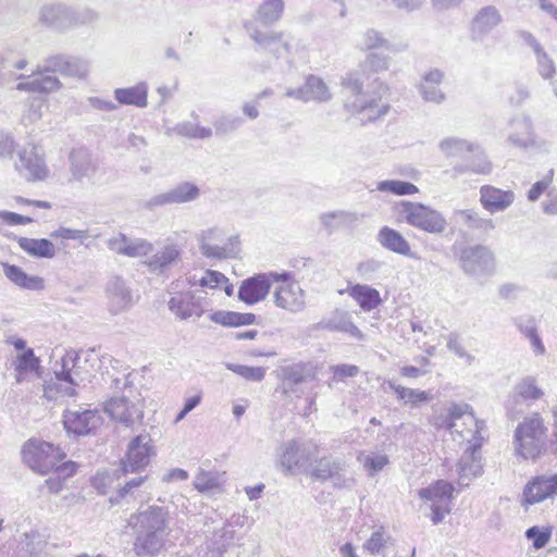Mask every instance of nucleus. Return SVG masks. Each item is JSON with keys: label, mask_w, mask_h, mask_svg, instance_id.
Returning <instances> with one entry per match:
<instances>
[{"label": "nucleus", "mask_w": 557, "mask_h": 557, "mask_svg": "<svg viewBox=\"0 0 557 557\" xmlns=\"http://www.w3.org/2000/svg\"><path fill=\"white\" fill-rule=\"evenodd\" d=\"M168 518V510L159 506H150L131 516L128 525L140 533L135 543L137 554L151 553L161 547L159 535L165 531Z\"/></svg>", "instance_id": "obj_1"}, {"label": "nucleus", "mask_w": 557, "mask_h": 557, "mask_svg": "<svg viewBox=\"0 0 557 557\" xmlns=\"http://www.w3.org/2000/svg\"><path fill=\"white\" fill-rule=\"evenodd\" d=\"M547 429L540 413L525 418L516 430V450L524 459H536L545 451Z\"/></svg>", "instance_id": "obj_2"}, {"label": "nucleus", "mask_w": 557, "mask_h": 557, "mask_svg": "<svg viewBox=\"0 0 557 557\" xmlns=\"http://www.w3.org/2000/svg\"><path fill=\"white\" fill-rule=\"evenodd\" d=\"M21 457L34 472L46 475L51 472L55 462L66 458V453L60 445L39 438H29L22 446Z\"/></svg>", "instance_id": "obj_3"}, {"label": "nucleus", "mask_w": 557, "mask_h": 557, "mask_svg": "<svg viewBox=\"0 0 557 557\" xmlns=\"http://www.w3.org/2000/svg\"><path fill=\"white\" fill-rule=\"evenodd\" d=\"M169 310L180 320L200 318L205 313L203 306L195 296V287L185 278H178L169 287Z\"/></svg>", "instance_id": "obj_4"}, {"label": "nucleus", "mask_w": 557, "mask_h": 557, "mask_svg": "<svg viewBox=\"0 0 557 557\" xmlns=\"http://www.w3.org/2000/svg\"><path fill=\"white\" fill-rule=\"evenodd\" d=\"M454 492V485L445 480H437L418 492L420 498L432 502L431 520L434 524L442 522L450 512Z\"/></svg>", "instance_id": "obj_5"}, {"label": "nucleus", "mask_w": 557, "mask_h": 557, "mask_svg": "<svg viewBox=\"0 0 557 557\" xmlns=\"http://www.w3.org/2000/svg\"><path fill=\"white\" fill-rule=\"evenodd\" d=\"M405 213L408 224L426 233L441 234L447 226L441 212L422 203L406 202Z\"/></svg>", "instance_id": "obj_6"}, {"label": "nucleus", "mask_w": 557, "mask_h": 557, "mask_svg": "<svg viewBox=\"0 0 557 557\" xmlns=\"http://www.w3.org/2000/svg\"><path fill=\"white\" fill-rule=\"evenodd\" d=\"M274 283L278 286L274 293V302L277 307L297 312L305 307V295L299 284L288 274H273Z\"/></svg>", "instance_id": "obj_7"}, {"label": "nucleus", "mask_w": 557, "mask_h": 557, "mask_svg": "<svg viewBox=\"0 0 557 557\" xmlns=\"http://www.w3.org/2000/svg\"><path fill=\"white\" fill-rule=\"evenodd\" d=\"M11 344L18 351L12 362L16 382L22 383L40 377V359L35 356L34 350L26 347V342L22 338H14Z\"/></svg>", "instance_id": "obj_8"}, {"label": "nucleus", "mask_w": 557, "mask_h": 557, "mask_svg": "<svg viewBox=\"0 0 557 557\" xmlns=\"http://www.w3.org/2000/svg\"><path fill=\"white\" fill-rule=\"evenodd\" d=\"M152 455L153 446L150 436H135L129 442L125 457L121 462L122 473H135L144 469L149 465Z\"/></svg>", "instance_id": "obj_9"}, {"label": "nucleus", "mask_w": 557, "mask_h": 557, "mask_svg": "<svg viewBox=\"0 0 557 557\" xmlns=\"http://www.w3.org/2000/svg\"><path fill=\"white\" fill-rule=\"evenodd\" d=\"M557 495V474L533 476L524 486L522 504L535 505Z\"/></svg>", "instance_id": "obj_10"}, {"label": "nucleus", "mask_w": 557, "mask_h": 557, "mask_svg": "<svg viewBox=\"0 0 557 557\" xmlns=\"http://www.w3.org/2000/svg\"><path fill=\"white\" fill-rule=\"evenodd\" d=\"M104 410L113 420L125 425L140 422L144 418L143 405L131 403L124 397L110 399Z\"/></svg>", "instance_id": "obj_11"}, {"label": "nucleus", "mask_w": 557, "mask_h": 557, "mask_svg": "<svg viewBox=\"0 0 557 557\" xmlns=\"http://www.w3.org/2000/svg\"><path fill=\"white\" fill-rule=\"evenodd\" d=\"M274 273L258 274L245 280L239 289L238 297L248 305H253L264 299L274 283Z\"/></svg>", "instance_id": "obj_12"}, {"label": "nucleus", "mask_w": 557, "mask_h": 557, "mask_svg": "<svg viewBox=\"0 0 557 557\" xmlns=\"http://www.w3.org/2000/svg\"><path fill=\"white\" fill-rule=\"evenodd\" d=\"M108 246L114 253L129 258L146 257L152 251V244L146 239H132L121 233L111 237Z\"/></svg>", "instance_id": "obj_13"}, {"label": "nucleus", "mask_w": 557, "mask_h": 557, "mask_svg": "<svg viewBox=\"0 0 557 557\" xmlns=\"http://www.w3.org/2000/svg\"><path fill=\"white\" fill-rule=\"evenodd\" d=\"M515 194L512 190L500 189L493 185H483L480 188V202L488 212H499L512 205Z\"/></svg>", "instance_id": "obj_14"}, {"label": "nucleus", "mask_w": 557, "mask_h": 557, "mask_svg": "<svg viewBox=\"0 0 557 557\" xmlns=\"http://www.w3.org/2000/svg\"><path fill=\"white\" fill-rule=\"evenodd\" d=\"M187 280L195 288L202 290H223L226 296H232L234 293V286L230 278L222 272L216 270H205L199 277L196 275L187 276Z\"/></svg>", "instance_id": "obj_15"}, {"label": "nucleus", "mask_w": 557, "mask_h": 557, "mask_svg": "<svg viewBox=\"0 0 557 557\" xmlns=\"http://www.w3.org/2000/svg\"><path fill=\"white\" fill-rule=\"evenodd\" d=\"M64 426L67 432L86 435L100 423V416L96 410L71 411L64 414Z\"/></svg>", "instance_id": "obj_16"}, {"label": "nucleus", "mask_w": 557, "mask_h": 557, "mask_svg": "<svg viewBox=\"0 0 557 557\" xmlns=\"http://www.w3.org/2000/svg\"><path fill=\"white\" fill-rule=\"evenodd\" d=\"M79 465L72 460L63 459L60 462H55L50 473L52 476L45 481V485L48 491L52 494L60 493L65 485V481L73 478L78 471Z\"/></svg>", "instance_id": "obj_17"}, {"label": "nucleus", "mask_w": 557, "mask_h": 557, "mask_svg": "<svg viewBox=\"0 0 557 557\" xmlns=\"http://www.w3.org/2000/svg\"><path fill=\"white\" fill-rule=\"evenodd\" d=\"M5 277L14 285L28 290H41L45 288V280L38 275H28L21 267L2 263Z\"/></svg>", "instance_id": "obj_18"}, {"label": "nucleus", "mask_w": 557, "mask_h": 557, "mask_svg": "<svg viewBox=\"0 0 557 557\" xmlns=\"http://www.w3.org/2000/svg\"><path fill=\"white\" fill-rule=\"evenodd\" d=\"M181 259V250L176 244L164 245L160 250L149 257L145 264L151 271H163L177 263Z\"/></svg>", "instance_id": "obj_19"}, {"label": "nucleus", "mask_w": 557, "mask_h": 557, "mask_svg": "<svg viewBox=\"0 0 557 557\" xmlns=\"http://www.w3.org/2000/svg\"><path fill=\"white\" fill-rule=\"evenodd\" d=\"M346 293L360 306L364 311H371L382 302L381 295L375 288L355 284L347 287Z\"/></svg>", "instance_id": "obj_20"}, {"label": "nucleus", "mask_w": 557, "mask_h": 557, "mask_svg": "<svg viewBox=\"0 0 557 557\" xmlns=\"http://www.w3.org/2000/svg\"><path fill=\"white\" fill-rule=\"evenodd\" d=\"M18 247L30 257L52 259L57 249L54 244L47 238L18 237Z\"/></svg>", "instance_id": "obj_21"}, {"label": "nucleus", "mask_w": 557, "mask_h": 557, "mask_svg": "<svg viewBox=\"0 0 557 557\" xmlns=\"http://www.w3.org/2000/svg\"><path fill=\"white\" fill-rule=\"evenodd\" d=\"M377 240L385 249L403 256H411V247L408 240L398 231L383 226L377 234Z\"/></svg>", "instance_id": "obj_22"}, {"label": "nucleus", "mask_w": 557, "mask_h": 557, "mask_svg": "<svg viewBox=\"0 0 557 557\" xmlns=\"http://www.w3.org/2000/svg\"><path fill=\"white\" fill-rule=\"evenodd\" d=\"M20 161V170L26 171V180L28 182L42 181L48 176V170L42 158L34 150L22 152Z\"/></svg>", "instance_id": "obj_23"}, {"label": "nucleus", "mask_w": 557, "mask_h": 557, "mask_svg": "<svg viewBox=\"0 0 557 557\" xmlns=\"http://www.w3.org/2000/svg\"><path fill=\"white\" fill-rule=\"evenodd\" d=\"M251 38L256 44L274 54L289 50V45L284 40L283 33L281 32L255 29L251 34Z\"/></svg>", "instance_id": "obj_24"}, {"label": "nucleus", "mask_w": 557, "mask_h": 557, "mask_svg": "<svg viewBox=\"0 0 557 557\" xmlns=\"http://www.w3.org/2000/svg\"><path fill=\"white\" fill-rule=\"evenodd\" d=\"M114 97L121 104L144 108L148 102V89L146 84L140 83L132 87L115 89Z\"/></svg>", "instance_id": "obj_25"}, {"label": "nucleus", "mask_w": 557, "mask_h": 557, "mask_svg": "<svg viewBox=\"0 0 557 557\" xmlns=\"http://www.w3.org/2000/svg\"><path fill=\"white\" fill-rule=\"evenodd\" d=\"M210 320L219 325L226 327H237L253 324L256 315L253 313H240L234 311L219 310L210 314Z\"/></svg>", "instance_id": "obj_26"}, {"label": "nucleus", "mask_w": 557, "mask_h": 557, "mask_svg": "<svg viewBox=\"0 0 557 557\" xmlns=\"http://www.w3.org/2000/svg\"><path fill=\"white\" fill-rule=\"evenodd\" d=\"M301 92L306 100H314V101H327L331 99V92L329 90L327 85L320 77L310 75L307 77Z\"/></svg>", "instance_id": "obj_27"}, {"label": "nucleus", "mask_w": 557, "mask_h": 557, "mask_svg": "<svg viewBox=\"0 0 557 557\" xmlns=\"http://www.w3.org/2000/svg\"><path fill=\"white\" fill-rule=\"evenodd\" d=\"M59 85L57 78L39 73L30 76L27 82L20 83L17 89L33 92H49L58 89Z\"/></svg>", "instance_id": "obj_28"}, {"label": "nucleus", "mask_w": 557, "mask_h": 557, "mask_svg": "<svg viewBox=\"0 0 557 557\" xmlns=\"http://www.w3.org/2000/svg\"><path fill=\"white\" fill-rule=\"evenodd\" d=\"M515 397L518 400L535 401L544 396V391L539 386L535 377L527 376L515 386Z\"/></svg>", "instance_id": "obj_29"}, {"label": "nucleus", "mask_w": 557, "mask_h": 557, "mask_svg": "<svg viewBox=\"0 0 557 557\" xmlns=\"http://www.w3.org/2000/svg\"><path fill=\"white\" fill-rule=\"evenodd\" d=\"M199 188L191 183H182L163 196V202L182 203L196 199Z\"/></svg>", "instance_id": "obj_30"}, {"label": "nucleus", "mask_w": 557, "mask_h": 557, "mask_svg": "<svg viewBox=\"0 0 557 557\" xmlns=\"http://www.w3.org/2000/svg\"><path fill=\"white\" fill-rule=\"evenodd\" d=\"M284 12L283 0H264L258 8L257 15L262 23L275 22Z\"/></svg>", "instance_id": "obj_31"}, {"label": "nucleus", "mask_w": 557, "mask_h": 557, "mask_svg": "<svg viewBox=\"0 0 557 557\" xmlns=\"http://www.w3.org/2000/svg\"><path fill=\"white\" fill-rule=\"evenodd\" d=\"M377 190L396 196L416 195L419 193V188L414 184L396 180L380 182Z\"/></svg>", "instance_id": "obj_32"}, {"label": "nucleus", "mask_w": 557, "mask_h": 557, "mask_svg": "<svg viewBox=\"0 0 557 557\" xmlns=\"http://www.w3.org/2000/svg\"><path fill=\"white\" fill-rule=\"evenodd\" d=\"M442 73L438 71L430 72L424 76L421 88L423 91V96L426 100L430 101H438L443 99V94L437 88L438 84L442 81Z\"/></svg>", "instance_id": "obj_33"}, {"label": "nucleus", "mask_w": 557, "mask_h": 557, "mask_svg": "<svg viewBox=\"0 0 557 557\" xmlns=\"http://www.w3.org/2000/svg\"><path fill=\"white\" fill-rule=\"evenodd\" d=\"M394 391L399 399H403L411 405H418L430 399V396L424 391H414L404 386H395Z\"/></svg>", "instance_id": "obj_34"}, {"label": "nucleus", "mask_w": 557, "mask_h": 557, "mask_svg": "<svg viewBox=\"0 0 557 557\" xmlns=\"http://www.w3.org/2000/svg\"><path fill=\"white\" fill-rule=\"evenodd\" d=\"M332 381L335 383L345 382L347 379L359 374V367L355 364H336L330 369Z\"/></svg>", "instance_id": "obj_35"}, {"label": "nucleus", "mask_w": 557, "mask_h": 557, "mask_svg": "<svg viewBox=\"0 0 557 557\" xmlns=\"http://www.w3.org/2000/svg\"><path fill=\"white\" fill-rule=\"evenodd\" d=\"M525 536L533 541L535 549L543 548L552 537V529L549 527L540 529L539 527H531L527 530Z\"/></svg>", "instance_id": "obj_36"}, {"label": "nucleus", "mask_w": 557, "mask_h": 557, "mask_svg": "<svg viewBox=\"0 0 557 557\" xmlns=\"http://www.w3.org/2000/svg\"><path fill=\"white\" fill-rule=\"evenodd\" d=\"M360 460L370 475L381 471L388 463L387 456L381 454L367 455Z\"/></svg>", "instance_id": "obj_37"}, {"label": "nucleus", "mask_w": 557, "mask_h": 557, "mask_svg": "<svg viewBox=\"0 0 557 557\" xmlns=\"http://www.w3.org/2000/svg\"><path fill=\"white\" fill-rule=\"evenodd\" d=\"M554 180V170L549 169L544 177L534 183L528 193V198L531 201L537 200L552 185Z\"/></svg>", "instance_id": "obj_38"}, {"label": "nucleus", "mask_w": 557, "mask_h": 557, "mask_svg": "<svg viewBox=\"0 0 557 557\" xmlns=\"http://www.w3.org/2000/svg\"><path fill=\"white\" fill-rule=\"evenodd\" d=\"M196 490L199 492H207L219 487V480L215 475L210 472L200 471L194 482Z\"/></svg>", "instance_id": "obj_39"}, {"label": "nucleus", "mask_w": 557, "mask_h": 557, "mask_svg": "<svg viewBox=\"0 0 557 557\" xmlns=\"http://www.w3.org/2000/svg\"><path fill=\"white\" fill-rule=\"evenodd\" d=\"M463 417H467V419L470 420L471 422L473 421V414L470 411V408H469L468 405H465V406L454 405V406H451L450 409H449V412H448V420H449L448 426L450 429L456 428L457 426L456 421L461 419V418H463Z\"/></svg>", "instance_id": "obj_40"}, {"label": "nucleus", "mask_w": 557, "mask_h": 557, "mask_svg": "<svg viewBox=\"0 0 557 557\" xmlns=\"http://www.w3.org/2000/svg\"><path fill=\"white\" fill-rule=\"evenodd\" d=\"M0 221L5 225L14 226L26 225L32 223L34 220L29 216L21 215L18 213L0 211Z\"/></svg>", "instance_id": "obj_41"}, {"label": "nucleus", "mask_w": 557, "mask_h": 557, "mask_svg": "<svg viewBox=\"0 0 557 557\" xmlns=\"http://www.w3.org/2000/svg\"><path fill=\"white\" fill-rule=\"evenodd\" d=\"M50 236L53 239L60 240H76L83 239L85 234L83 231L67 228V227H59L58 230L51 232Z\"/></svg>", "instance_id": "obj_42"}, {"label": "nucleus", "mask_w": 557, "mask_h": 557, "mask_svg": "<svg viewBox=\"0 0 557 557\" xmlns=\"http://www.w3.org/2000/svg\"><path fill=\"white\" fill-rule=\"evenodd\" d=\"M238 373L250 381H261L264 377L265 371L261 367H240Z\"/></svg>", "instance_id": "obj_43"}, {"label": "nucleus", "mask_w": 557, "mask_h": 557, "mask_svg": "<svg viewBox=\"0 0 557 557\" xmlns=\"http://www.w3.org/2000/svg\"><path fill=\"white\" fill-rule=\"evenodd\" d=\"M384 535L377 531L371 534L370 539L366 543V548L372 554L379 553L384 546Z\"/></svg>", "instance_id": "obj_44"}, {"label": "nucleus", "mask_w": 557, "mask_h": 557, "mask_svg": "<svg viewBox=\"0 0 557 557\" xmlns=\"http://www.w3.org/2000/svg\"><path fill=\"white\" fill-rule=\"evenodd\" d=\"M370 111V114L368 116L369 120H375L381 117L382 115L386 114L388 111V106L385 104H372L367 103L361 107V111Z\"/></svg>", "instance_id": "obj_45"}, {"label": "nucleus", "mask_w": 557, "mask_h": 557, "mask_svg": "<svg viewBox=\"0 0 557 557\" xmlns=\"http://www.w3.org/2000/svg\"><path fill=\"white\" fill-rule=\"evenodd\" d=\"M537 5L542 12L557 22V3L555 0H537Z\"/></svg>", "instance_id": "obj_46"}, {"label": "nucleus", "mask_w": 557, "mask_h": 557, "mask_svg": "<svg viewBox=\"0 0 557 557\" xmlns=\"http://www.w3.org/2000/svg\"><path fill=\"white\" fill-rule=\"evenodd\" d=\"M15 201H16L17 205H21V206H32V207H35V208L46 209V210H49L52 207L49 201L32 200V199H27V198H24V197H21V196L15 197Z\"/></svg>", "instance_id": "obj_47"}, {"label": "nucleus", "mask_w": 557, "mask_h": 557, "mask_svg": "<svg viewBox=\"0 0 557 557\" xmlns=\"http://www.w3.org/2000/svg\"><path fill=\"white\" fill-rule=\"evenodd\" d=\"M201 400V396L200 395H195L190 398H188L184 405V408L181 410V412L177 414L175 421H181L185 418V416L191 411L196 406L199 405Z\"/></svg>", "instance_id": "obj_48"}, {"label": "nucleus", "mask_w": 557, "mask_h": 557, "mask_svg": "<svg viewBox=\"0 0 557 557\" xmlns=\"http://www.w3.org/2000/svg\"><path fill=\"white\" fill-rule=\"evenodd\" d=\"M201 251L207 257L219 258V259L226 257L225 249L221 248V247H212L210 245L203 244L201 246Z\"/></svg>", "instance_id": "obj_49"}, {"label": "nucleus", "mask_w": 557, "mask_h": 557, "mask_svg": "<svg viewBox=\"0 0 557 557\" xmlns=\"http://www.w3.org/2000/svg\"><path fill=\"white\" fill-rule=\"evenodd\" d=\"M188 479V473L187 471L183 470V469H172L170 470L165 476H164V481L165 482H174V481H185Z\"/></svg>", "instance_id": "obj_50"}, {"label": "nucleus", "mask_w": 557, "mask_h": 557, "mask_svg": "<svg viewBox=\"0 0 557 557\" xmlns=\"http://www.w3.org/2000/svg\"><path fill=\"white\" fill-rule=\"evenodd\" d=\"M145 481V478H136L128 481L121 490L120 496H125L132 488L140 486Z\"/></svg>", "instance_id": "obj_51"}, {"label": "nucleus", "mask_w": 557, "mask_h": 557, "mask_svg": "<svg viewBox=\"0 0 557 557\" xmlns=\"http://www.w3.org/2000/svg\"><path fill=\"white\" fill-rule=\"evenodd\" d=\"M400 373L405 377H418L419 375L424 373V371L413 366H405L401 368Z\"/></svg>", "instance_id": "obj_52"}, {"label": "nucleus", "mask_w": 557, "mask_h": 557, "mask_svg": "<svg viewBox=\"0 0 557 557\" xmlns=\"http://www.w3.org/2000/svg\"><path fill=\"white\" fill-rule=\"evenodd\" d=\"M544 211L548 214H557V195L544 203Z\"/></svg>", "instance_id": "obj_53"}, {"label": "nucleus", "mask_w": 557, "mask_h": 557, "mask_svg": "<svg viewBox=\"0 0 557 557\" xmlns=\"http://www.w3.org/2000/svg\"><path fill=\"white\" fill-rule=\"evenodd\" d=\"M263 487L264 486L262 484L247 487L246 494L248 495L249 499H257L261 495Z\"/></svg>", "instance_id": "obj_54"}, {"label": "nucleus", "mask_w": 557, "mask_h": 557, "mask_svg": "<svg viewBox=\"0 0 557 557\" xmlns=\"http://www.w3.org/2000/svg\"><path fill=\"white\" fill-rule=\"evenodd\" d=\"M531 342H532V345L534 347V350L536 354H543L544 352V346L541 342V339L539 338V336L534 333L531 334Z\"/></svg>", "instance_id": "obj_55"}, {"label": "nucleus", "mask_w": 557, "mask_h": 557, "mask_svg": "<svg viewBox=\"0 0 557 557\" xmlns=\"http://www.w3.org/2000/svg\"><path fill=\"white\" fill-rule=\"evenodd\" d=\"M343 557H357L354 546L350 543H346L341 547Z\"/></svg>", "instance_id": "obj_56"}, {"label": "nucleus", "mask_w": 557, "mask_h": 557, "mask_svg": "<svg viewBox=\"0 0 557 557\" xmlns=\"http://www.w3.org/2000/svg\"><path fill=\"white\" fill-rule=\"evenodd\" d=\"M244 113L250 119H256L259 114V111L255 104H246L244 107Z\"/></svg>", "instance_id": "obj_57"}, {"label": "nucleus", "mask_w": 557, "mask_h": 557, "mask_svg": "<svg viewBox=\"0 0 557 557\" xmlns=\"http://www.w3.org/2000/svg\"><path fill=\"white\" fill-rule=\"evenodd\" d=\"M398 8L409 9L413 8L417 3V0H392Z\"/></svg>", "instance_id": "obj_58"}, {"label": "nucleus", "mask_w": 557, "mask_h": 557, "mask_svg": "<svg viewBox=\"0 0 557 557\" xmlns=\"http://www.w3.org/2000/svg\"><path fill=\"white\" fill-rule=\"evenodd\" d=\"M256 335H257L256 331H247V332L238 334L237 338H240V339H252V338L256 337Z\"/></svg>", "instance_id": "obj_59"}, {"label": "nucleus", "mask_w": 557, "mask_h": 557, "mask_svg": "<svg viewBox=\"0 0 557 557\" xmlns=\"http://www.w3.org/2000/svg\"><path fill=\"white\" fill-rule=\"evenodd\" d=\"M233 412L236 417H242L245 412V407L240 405H236L233 409Z\"/></svg>", "instance_id": "obj_60"}, {"label": "nucleus", "mask_w": 557, "mask_h": 557, "mask_svg": "<svg viewBox=\"0 0 557 557\" xmlns=\"http://www.w3.org/2000/svg\"><path fill=\"white\" fill-rule=\"evenodd\" d=\"M196 135H197V136H199V137H202V138H203V137H208V136H210V135H211V131H210V129H208V128H201V129H199V131L197 132V134H196Z\"/></svg>", "instance_id": "obj_61"}, {"label": "nucleus", "mask_w": 557, "mask_h": 557, "mask_svg": "<svg viewBox=\"0 0 557 557\" xmlns=\"http://www.w3.org/2000/svg\"><path fill=\"white\" fill-rule=\"evenodd\" d=\"M61 375H62L63 380L69 381L70 383H74V379H73L71 372H69V371L62 372Z\"/></svg>", "instance_id": "obj_62"}, {"label": "nucleus", "mask_w": 557, "mask_h": 557, "mask_svg": "<svg viewBox=\"0 0 557 557\" xmlns=\"http://www.w3.org/2000/svg\"><path fill=\"white\" fill-rule=\"evenodd\" d=\"M58 71H60L62 74L70 75L71 72L69 69L59 67Z\"/></svg>", "instance_id": "obj_63"}, {"label": "nucleus", "mask_w": 557, "mask_h": 557, "mask_svg": "<svg viewBox=\"0 0 557 557\" xmlns=\"http://www.w3.org/2000/svg\"><path fill=\"white\" fill-rule=\"evenodd\" d=\"M76 557H103V556H101V555L90 556V555H87V554H82V555H78Z\"/></svg>", "instance_id": "obj_64"}]
</instances>
